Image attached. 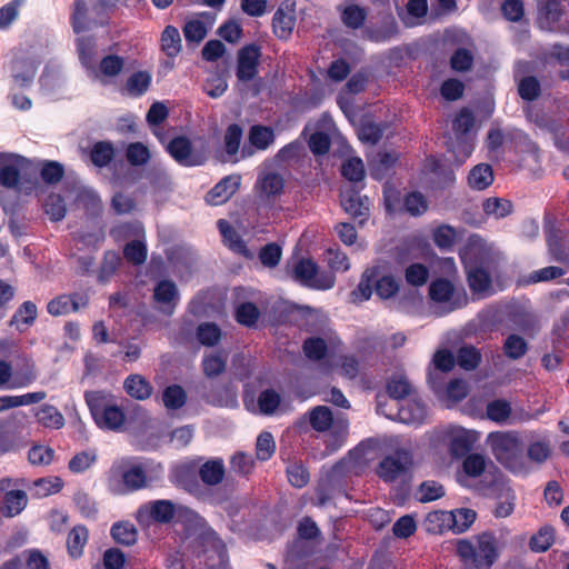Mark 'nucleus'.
<instances>
[{"instance_id": "c03bdc74", "label": "nucleus", "mask_w": 569, "mask_h": 569, "mask_svg": "<svg viewBox=\"0 0 569 569\" xmlns=\"http://www.w3.org/2000/svg\"><path fill=\"white\" fill-rule=\"evenodd\" d=\"M161 400L167 410H178L186 405L187 393L182 387L171 385L162 391Z\"/></svg>"}, {"instance_id": "09e8293b", "label": "nucleus", "mask_w": 569, "mask_h": 569, "mask_svg": "<svg viewBox=\"0 0 569 569\" xmlns=\"http://www.w3.org/2000/svg\"><path fill=\"white\" fill-rule=\"evenodd\" d=\"M451 530L456 533L465 532L476 520V512L472 509L460 508L449 511Z\"/></svg>"}, {"instance_id": "423d86ee", "label": "nucleus", "mask_w": 569, "mask_h": 569, "mask_svg": "<svg viewBox=\"0 0 569 569\" xmlns=\"http://www.w3.org/2000/svg\"><path fill=\"white\" fill-rule=\"evenodd\" d=\"M429 297L438 315H447L463 307L467 303V295L462 289H458L451 279L438 278L430 282Z\"/></svg>"}, {"instance_id": "79ce46f5", "label": "nucleus", "mask_w": 569, "mask_h": 569, "mask_svg": "<svg viewBox=\"0 0 569 569\" xmlns=\"http://www.w3.org/2000/svg\"><path fill=\"white\" fill-rule=\"evenodd\" d=\"M389 400L401 401L411 395L412 387L403 373L393 375L387 385Z\"/></svg>"}, {"instance_id": "37998d69", "label": "nucleus", "mask_w": 569, "mask_h": 569, "mask_svg": "<svg viewBox=\"0 0 569 569\" xmlns=\"http://www.w3.org/2000/svg\"><path fill=\"white\" fill-rule=\"evenodd\" d=\"M308 132H310L308 144L311 152L316 156L327 153L330 148L329 134L321 130H313L311 124L306 126L303 134L306 136Z\"/></svg>"}, {"instance_id": "9b49d317", "label": "nucleus", "mask_w": 569, "mask_h": 569, "mask_svg": "<svg viewBox=\"0 0 569 569\" xmlns=\"http://www.w3.org/2000/svg\"><path fill=\"white\" fill-rule=\"evenodd\" d=\"M295 280L316 290H328L335 286L336 277L328 271L319 270L317 263L310 259L299 260L292 270Z\"/></svg>"}, {"instance_id": "052dcab7", "label": "nucleus", "mask_w": 569, "mask_h": 569, "mask_svg": "<svg viewBox=\"0 0 569 569\" xmlns=\"http://www.w3.org/2000/svg\"><path fill=\"white\" fill-rule=\"evenodd\" d=\"M97 461L94 450H84L76 453L69 461L68 468L73 473H82L87 471Z\"/></svg>"}, {"instance_id": "2eb2a0df", "label": "nucleus", "mask_w": 569, "mask_h": 569, "mask_svg": "<svg viewBox=\"0 0 569 569\" xmlns=\"http://www.w3.org/2000/svg\"><path fill=\"white\" fill-rule=\"evenodd\" d=\"M495 252L493 246L478 234H472L460 250L463 266H487Z\"/></svg>"}, {"instance_id": "774afa93", "label": "nucleus", "mask_w": 569, "mask_h": 569, "mask_svg": "<svg viewBox=\"0 0 569 569\" xmlns=\"http://www.w3.org/2000/svg\"><path fill=\"white\" fill-rule=\"evenodd\" d=\"M366 17H367L366 10L356 4L347 6L341 13L342 22L348 28H352V29L360 28L363 24Z\"/></svg>"}, {"instance_id": "473e14b6", "label": "nucleus", "mask_w": 569, "mask_h": 569, "mask_svg": "<svg viewBox=\"0 0 569 569\" xmlns=\"http://www.w3.org/2000/svg\"><path fill=\"white\" fill-rule=\"evenodd\" d=\"M378 264L380 266V276L373 280L376 293L381 299H389L397 293L399 286L396 279L387 273V264L385 262Z\"/></svg>"}, {"instance_id": "b1692460", "label": "nucleus", "mask_w": 569, "mask_h": 569, "mask_svg": "<svg viewBox=\"0 0 569 569\" xmlns=\"http://www.w3.org/2000/svg\"><path fill=\"white\" fill-rule=\"evenodd\" d=\"M88 302V299L86 296L82 295H73V296H67L62 295L59 296L56 299H52L48 306V312L52 316H61L69 313L71 311H77L81 307H84Z\"/></svg>"}, {"instance_id": "4468645a", "label": "nucleus", "mask_w": 569, "mask_h": 569, "mask_svg": "<svg viewBox=\"0 0 569 569\" xmlns=\"http://www.w3.org/2000/svg\"><path fill=\"white\" fill-rule=\"evenodd\" d=\"M309 421L311 427L323 432L332 430L339 442L342 441L347 433L348 422L341 417L333 418L331 410L326 406H318L309 412Z\"/></svg>"}, {"instance_id": "a18cd8bd", "label": "nucleus", "mask_w": 569, "mask_h": 569, "mask_svg": "<svg viewBox=\"0 0 569 569\" xmlns=\"http://www.w3.org/2000/svg\"><path fill=\"white\" fill-rule=\"evenodd\" d=\"M274 141V132L270 127L256 124L250 128L249 142L259 150H266Z\"/></svg>"}, {"instance_id": "864d4df0", "label": "nucleus", "mask_w": 569, "mask_h": 569, "mask_svg": "<svg viewBox=\"0 0 569 569\" xmlns=\"http://www.w3.org/2000/svg\"><path fill=\"white\" fill-rule=\"evenodd\" d=\"M488 217L502 219L512 212V203L503 198H488L482 204Z\"/></svg>"}, {"instance_id": "72a5a7b5", "label": "nucleus", "mask_w": 569, "mask_h": 569, "mask_svg": "<svg viewBox=\"0 0 569 569\" xmlns=\"http://www.w3.org/2000/svg\"><path fill=\"white\" fill-rule=\"evenodd\" d=\"M28 497L23 490L7 491L3 498L1 512L6 517L19 515L27 506Z\"/></svg>"}, {"instance_id": "8fccbe9b", "label": "nucleus", "mask_w": 569, "mask_h": 569, "mask_svg": "<svg viewBox=\"0 0 569 569\" xmlns=\"http://www.w3.org/2000/svg\"><path fill=\"white\" fill-rule=\"evenodd\" d=\"M425 528L431 533H441L451 530L449 511L437 510L429 512L425 519Z\"/></svg>"}, {"instance_id": "c9c22d12", "label": "nucleus", "mask_w": 569, "mask_h": 569, "mask_svg": "<svg viewBox=\"0 0 569 569\" xmlns=\"http://www.w3.org/2000/svg\"><path fill=\"white\" fill-rule=\"evenodd\" d=\"M26 0H10L0 7V31H8L19 19Z\"/></svg>"}, {"instance_id": "dca6fc26", "label": "nucleus", "mask_w": 569, "mask_h": 569, "mask_svg": "<svg viewBox=\"0 0 569 569\" xmlns=\"http://www.w3.org/2000/svg\"><path fill=\"white\" fill-rule=\"evenodd\" d=\"M27 163L28 160L20 154L0 152V184L10 189L17 188Z\"/></svg>"}, {"instance_id": "de8ad7c7", "label": "nucleus", "mask_w": 569, "mask_h": 569, "mask_svg": "<svg viewBox=\"0 0 569 569\" xmlns=\"http://www.w3.org/2000/svg\"><path fill=\"white\" fill-rule=\"evenodd\" d=\"M257 187L267 198L279 194L283 189V179L280 174L268 172L258 179Z\"/></svg>"}, {"instance_id": "0eeeda50", "label": "nucleus", "mask_w": 569, "mask_h": 569, "mask_svg": "<svg viewBox=\"0 0 569 569\" xmlns=\"http://www.w3.org/2000/svg\"><path fill=\"white\" fill-rule=\"evenodd\" d=\"M473 127L475 117L472 112L469 109L460 110L452 123L456 141L450 146L458 164L463 163L473 152L475 137L470 133Z\"/></svg>"}, {"instance_id": "f257e3e1", "label": "nucleus", "mask_w": 569, "mask_h": 569, "mask_svg": "<svg viewBox=\"0 0 569 569\" xmlns=\"http://www.w3.org/2000/svg\"><path fill=\"white\" fill-rule=\"evenodd\" d=\"M495 458L509 471L517 476L531 472L530 463L525 456L520 436L516 431H495L487 437Z\"/></svg>"}, {"instance_id": "2f4dec72", "label": "nucleus", "mask_w": 569, "mask_h": 569, "mask_svg": "<svg viewBox=\"0 0 569 569\" xmlns=\"http://www.w3.org/2000/svg\"><path fill=\"white\" fill-rule=\"evenodd\" d=\"M123 388L130 397L137 400H146L152 395L150 382L140 375L129 376L124 380Z\"/></svg>"}, {"instance_id": "a211bd4d", "label": "nucleus", "mask_w": 569, "mask_h": 569, "mask_svg": "<svg viewBox=\"0 0 569 569\" xmlns=\"http://www.w3.org/2000/svg\"><path fill=\"white\" fill-rule=\"evenodd\" d=\"M167 150L170 156L182 166H200L206 160L204 153L194 151L190 141L183 137L171 140L167 146Z\"/></svg>"}, {"instance_id": "7c9ffc66", "label": "nucleus", "mask_w": 569, "mask_h": 569, "mask_svg": "<svg viewBox=\"0 0 569 569\" xmlns=\"http://www.w3.org/2000/svg\"><path fill=\"white\" fill-rule=\"evenodd\" d=\"M152 81V74L146 70H139L130 74L124 84V91L130 97L144 94Z\"/></svg>"}, {"instance_id": "f8f14e48", "label": "nucleus", "mask_w": 569, "mask_h": 569, "mask_svg": "<svg viewBox=\"0 0 569 569\" xmlns=\"http://www.w3.org/2000/svg\"><path fill=\"white\" fill-rule=\"evenodd\" d=\"M147 483V473L141 463L132 465L123 471L112 470L108 488L116 495H123L141 489Z\"/></svg>"}, {"instance_id": "7ed1b4c3", "label": "nucleus", "mask_w": 569, "mask_h": 569, "mask_svg": "<svg viewBox=\"0 0 569 569\" xmlns=\"http://www.w3.org/2000/svg\"><path fill=\"white\" fill-rule=\"evenodd\" d=\"M86 402L96 423L102 429L118 430L123 421L122 410L113 403L112 396L104 391H87Z\"/></svg>"}, {"instance_id": "f3484780", "label": "nucleus", "mask_w": 569, "mask_h": 569, "mask_svg": "<svg viewBox=\"0 0 569 569\" xmlns=\"http://www.w3.org/2000/svg\"><path fill=\"white\" fill-rule=\"evenodd\" d=\"M260 56V48L256 44H247L239 50L236 72L238 80L247 82L257 76Z\"/></svg>"}, {"instance_id": "cd10ccee", "label": "nucleus", "mask_w": 569, "mask_h": 569, "mask_svg": "<svg viewBox=\"0 0 569 569\" xmlns=\"http://www.w3.org/2000/svg\"><path fill=\"white\" fill-rule=\"evenodd\" d=\"M561 14V6L557 0L540 2L538 23L543 30H553L556 23L560 20Z\"/></svg>"}, {"instance_id": "6e6d98bb", "label": "nucleus", "mask_w": 569, "mask_h": 569, "mask_svg": "<svg viewBox=\"0 0 569 569\" xmlns=\"http://www.w3.org/2000/svg\"><path fill=\"white\" fill-rule=\"evenodd\" d=\"M111 537L118 543L132 546L137 541L138 532L132 523L123 521L114 523L111 527Z\"/></svg>"}, {"instance_id": "c85d7f7f", "label": "nucleus", "mask_w": 569, "mask_h": 569, "mask_svg": "<svg viewBox=\"0 0 569 569\" xmlns=\"http://www.w3.org/2000/svg\"><path fill=\"white\" fill-rule=\"evenodd\" d=\"M38 316L37 306L32 301H24L13 313L10 326L23 332L33 325Z\"/></svg>"}, {"instance_id": "20e7f679", "label": "nucleus", "mask_w": 569, "mask_h": 569, "mask_svg": "<svg viewBox=\"0 0 569 569\" xmlns=\"http://www.w3.org/2000/svg\"><path fill=\"white\" fill-rule=\"evenodd\" d=\"M377 412L388 419L397 420L406 425H420L427 417V408L417 398L402 399L401 401L378 399Z\"/></svg>"}, {"instance_id": "1a4fd4ad", "label": "nucleus", "mask_w": 569, "mask_h": 569, "mask_svg": "<svg viewBox=\"0 0 569 569\" xmlns=\"http://www.w3.org/2000/svg\"><path fill=\"white\" fill-rule=\"evenodd\" d=\"M39 66L40 60L34 54L16 51L6 68L16 87L29 88L34 81Z\"/></svg>"}, {"instance_id": "680f3d73", "label": "nucleus", "mask_w": 569, "mask_h": 569, "mask_svg": "<svg viewBox=\"0 0 569 569\" xmlns=\"http://www.w3.org/2000/svg\"><path fill=\"white\" fill-rule=\"evenodd\" d=\"M397 160L398 156L395 152L378 153L372 162L371 176L378 180L382 179Z\"/></svg>"}, {"instance_id": "69168bd1", "label": "nucleus", "mask_w": 569, "mask_h": 569, "mask_svg": "<svg viewBox=\"0 0 569 569\" xmlns=\"http://www.w3.org/2000/svg\"><path fill=\"white\" fill-rule=\"evenodd\" d=\"M123 256L133 264H142L147 259V247L144 241L136 239L128 242L123 249Z\"/></svg>"}, {"instance_id": "ddd939ff", "label": "nucleus", "mask_w": 569, "mask_h": 569, "mask_svg": "<svg viewBox=\"0 0 569 569\" xmlns=\"http://www.w3.org/2000/svg\"><path fill=\"white\" fill-rule=\"evenodd\" d=\"M436 439L448 445L453 457L465 456L472 447L477 437L473 431L459 426H448L435 431Z\"/></svg>"}, {"instance_id": "5701e85b", "label": "nucleus", "mask_w": 569, "mask_h": 569, "mask_svg": "<svg viewBox=\"0 0 569 569\" xmlns=\"http://www.w3.org/2000/svg\"><path fill=\"white\" fill-rule=\"evenodd\" d=\"M432 365L433 369L429 371L428 381L435 391H439L441 383L437 371L440 373L450 371L455 366V357L449 350L440 349L435 353Z\"/></svg>"}, {"instance_id": "4d7b16f0", "label": "nucleus", "mask_w": 569, "mask_h": 569, "mask_svg": "<svg viewBox=\"0 0 569 569\" xmlns=\"http://www.w3.org/2000/svg\"><path fill=\"white\" fill-rule=\"evenodd\" d=\"M327 363L328 368H326V371L335 366H340L341 373L350 379L355 378L359 371V362L352 356H340L337 358L329 355Z\"/></svg>"}, {"instance_id": "0e129e2a", "label": "nucleus", "mask_w": 569, "mask_h": 569, "mask_svg": "<svg viewBox=\"0 0 569 569\" xmlns=\"http://www.w3.org/2000/svg\"><path fill=\"white\" fill-rule=\"evenodd\" d=\"M457 230L448 224L439 226L433 231V241L436 246L443 250L451 249L457 240Z\"/></svg>"}, {"instance_id": "a19ab883", "label": "nucleus", "mask_w": 569, "mask_h": 569, "mask_svg": "<svg viewBox=\"0 0 569 569\" xmlns=\"http://www.w3.org/2000/svg\"><path fill=\"white\" fill-rule=\"evenodd\" d=\"M89 532L84 526H76L68 535L67 547L71 557L78 558L82 555L88 542Z\"/></svg>"}, {"instance_id": "9d476101", "label": "nucleus", "mask_w": 569, "mask_h": 569, "mask_svg": "<svg viewBox=\"0 0 569 569\" xmlns=\"http://www.w3.org/2000/svg\"><path fill=\"white\" fill-rule=\"evenodd\" d=\"M413 467V457L409 450L399 449L386 456L377 467L378 477L385 482L405 479Z\"/></svg>"}, {"instance_id": "f03ea898", "label": "nucleus", "mask_w": 569, "mask_h": 569, "mask_svg": "<svg viewBox=\"0 0 569 569\" xmlns=\"http://www.w3.org/2000/svg\"><path fill=\"white\" fill-rule=\"evenodd\" d=\"M457 553L469 569H490L498 558L497 543L493 536L483 533L476 545L468 540H459Z\"/></svg>"}, {"instance_id": "f704fd0d", "label": "nucleus", "mask_w": 569, "mask_h": 569, "mask_svg": "<svg viewBox=\"0 0 569 569\" xmlns=\"http://www.w3.org/2000/svg\"><path fill=\"white\" fill-rule=\"evenodd\" d=\"M160 43L166 56L177 57L182 48L179 30L173 26H167L161 33Z\"/></svg>"}, {"instance_id": "6ab92c4d", "label": "nucleus", "mask_w": 569, "mask_h": 569, "mask_svg": "<svg viewBox=\"0 0 569 569\" xmlns=\"http://www.w3.org/2000/svg\"><path fill=\"white\" fill-rule=\"evenodd\" d=\"M153 299L158 310L171 315L179 302L177 286L169 280L160 281L153 289Z\"/></svg>"}, {"instance_id": "393cba45", "label": "nucleus", "mask_w": 569, "mask_h": 569, "mask_svg": "<svg viewBox=\"0 0 569 569\" xmlns=\"http://www.w3.org/2000/svg\"><path fill=\"white\" fill-rule=\"evenodd\" d=\"M341 206L353 217H366L369 213L370 201L368 197H361L356 191H346L341 193Z\"/></svg>"}, {"instance_id": "ea45409f", "label": "nucleus", "mask_w": 569, "mask_h": 569, "mask_svg": "<svg viewBox=\"0 0 569 569\" xmlns=\"http://www.w3.org/2000/svg\"><path fill=\"white\" fill-rule=\"evenodd\" d=\"M228 355L226 352H211L202 359V370L206 377L214 378L221 375L227 366Z\"/></svg>"}, {"instance_id": "a878e982", "label": "nucleus", "mask_w": 569, "mask_h": 569, "mask_svg": "<svg viewBox=\"0 0 569 569\" xmlns=\"http://www.w3.org/2000/svg\"><path fill=\"white\" fill-rule=\"evenodd\" d=\"M380 276V266L375 264L367 268L361 276L360 282L357 288L352 291V300L355 302H362L368 300L372 295L373 280Z\"/></svg>"}, {"instance_id": "58836bf2", "label": "nucleus", "mask_w": 569, "mask_h": 569, "mask_svg": "<svg viewBox=\"0 0 569 569\" xmlns=\"http://www.w3.org/2000/svg\"><path fill=\"white\" fill-rule=\"evenodd\" d=\"M199 476L201 480L209 486L220 483L224 476V466L222 460L214 459L204 462L199 470Z\"/></svg>"}, {"instance_id": "412c9836", "label": "nucleus", "mask_w": 569, "mask_h": 569, "mask_svg": "<svg viewBox=\"0 0 569 569\" xmlns=\"http://www.w3.org/2000/svg\"><path fill=\"white\" fill-rule=\"evenodd\" d=\"M241 177L231 174L219 181L206 196V201L212 206H220L228 201L238 190Z\"/></svg>"}, {"instance_id": "aec40b11", "label": "nucleus", "mask_w": 569, "mask_h": 569, "mask_svg": "<svg viewBox=\"0 0 569 569\" xmlns=\"http://www.w3.org/2000/svg\"><path fill=\"white\" fill-rule=\"evenodd\" d=\"M281 402L280 395L273 389L263 390L259 397L257 402L249 396L244 395L243 403L247 410L253 413H261L264 416H271L279 408Z\"/></svg>"}, {"instance_id": "bf43d9fd", "label": "nucleus", "mask_w": 569, "mask_h": 569, "mask_svg": "<svg viewBox=\"0 0 569 569\" xmlns=\"http://www.w3.org/2000/svg\"><path fill=\"white\" fill-rule=\"evenodd\" d=\"M428 209V201L425 196L418 191L408 193L402 202L401 210L417 217L423 214Z\"/></svg>"}, {"instance_id": "39448f33", "label": "nucleus", "mask_w": 569, "mask_h": 569, "mask_svg": "<svg viewBox=\"0 0 569 569\" xmlns=\"http://www.w3.org/2000/svg\"><path fill=\"white\" fill-rule=\"evenodd\" d=\"M11 342L0 340V389L14 390L30 386L37 379V372L32 363L19 370H13L10 362L6 358L10 355Z\"/></svg>"}, {"instance_id": "bb28decb", "label": "nucleus", "mask_w": 569, "mask_h": 569, "mask_svg": "<svg viewBox=\"0 0 569 569\" xmlns=\"http://www.w3.org/2000/svg\"><path fill=\"white\" fill-rule=\"evenodd\" d=\"M428 12L427 0H409L399 17L407 27L421 24Z\"/></svg>"}, {"instance_id": "49530a36", "label": "nucleus", "mask_w": 569, "mask_h": 569, "mask_svg": "<svg viewBox=\"0 0 569 569\" xmlns=\"http://www.w3.org/2000/svg\"><path fill=\"white\" fill-rule=\"evenodd\" d=\"M551 453V448L548 441L546 440H536L532 441L527 449L526 458L530 463L531 471L533 470V465L540 466L545 461L548 460Z\"/></svg>"}, {"instance_id": "4c0bfd02", "label": "nucleus", "mask_w": 569, "mask_h": 569, "mask_svg": "<svg viewBox=\"0 0 569 569\" xmlns=\"http://www.w3.org/2000/svg\"><path fill=\"white\" fill-rule=\"evenodd\" d=\"M468 181L471 188L485 190L493 182V171L487 163L477 164L469 173Z\"/></svg>"}, {"instance_id": "e433bc0d", "label": "nucleus", "mask_w": 569, "mask_h": 569, "mask_svg": "<svg viewBox=\"0 0 569 569\" xmlns=\"http://www.w3.org/2000/svg\"><path fill=\"white\" fill-rule=\"evenodd\" d=\"M77 48L79 53V59L82 66L89 70L90 72L97 74V70L94 67L96 62V42L92 38L81 37L77 41Z\"/></svg>"}, {"instance_id": "603ef678", "label": "nucleus", "mask_w": 569, "mask_h": 569, "mask_svg": "<svg viewBox=\"0 0 569 569\" xmlns=\"http://www.w3.org/2000/svg\"><path fill=\"white\" fill-rule=\"evenodd\" d=\"M398 28L393 17L388 16L383 19L381 27L367 29L370 40L376 42H385L397 34Z\"/></svg>"}, {"instance_id": "13d9d810", "label": "nucleus", "mask_w": 569, "mask_h": 569, "mask_svg": "<svg viewBox=\"0 0 569 569\" xmlns=\"http://www.w3.org/2000/svg\"><path fill=\"white\" fill-rule=\"evenodd\" d=\"M211 26L212 21H210L209 24L199 19H191L187 21L183 27V34L187 42H201L206 38Z\"/></svg>"}, {"instance_id": "5fc2aeb1", "label": "nucleus", "mask_w": 569, "mask_h": 569, "mask_svg": "<svg viewBox=\"0 0 569 569\" xmlns=\"http://www.w3.org/2000/svg\"><path fill=\"white\" fill-rule=\"evenodd\" d=\"M486 415L491 421L503 425L510 418L511 406L503 399L492 400L487 405Z\"/></svg>"}, {"instance_id": "338daca9", "label": "nucleus", "mask_w": 569, "mask_h": 569, "mask_svg": "<svg viewBox=\"0 0 569 569\" xmlns=\"http://www.w3.org/2000/svg\"><path fill=\"white\" fill-rule=\"evenodd\" d=\"M114 150L110 142H97L91 149V161L97 167L107 166L113 158Z\"/></svg>"}, {"instance_id": "6e6552de", "label": "nucleus", "mask_w": 569, "mask_h": 569, "mask_svg": "<svg viewBox=\"0 0 569 569\" xmlns=\"http://www.w3.org/2000/svg\"><path fill=\"white\" fill-rule=\"evenodd\" d=\"M191 513V511L170 500H153L140 506L136 512V520L141 526H149L152 521L169 523L178 516Z\"/></svg>"}, {"instance_id": "3c124183", "label": "nucleus", "mask_w": 569, "mask_h": 569, "mask_svg": "<svg viewBox=\"0 0 569 569\" xmlns=\"http://www.w3.org/2000/svg\"><path fill=\"white\" fill-rule=\"evenodd\" d=\"M296 19L292 12L278 9L273 16V31L277 37L287 38L295 28Z\"/></svg>"}, {"instance_id": "4be33fe9", "label": "nucleus", "mask_w": 569, "mask_h": 569, "mask_svg": "<svg viewBox=\"0 0 569 569\" xmlns=\"http://www.w3.org/2000/svg\"><path fill=\"white\" fill-rule=\"evenodd\" d=\"M470 290L480 296L491 293V278L486 266H465Z\"/></svg>"}, {"instance_id": "c756f323", "label": "nucleus", "mask_w": 569, "mask_h": 569, "mask_svg": "<svg viewBox=\"0 0 569 569\" xmlns=\"http://www.w3.org/2000/svg\"><path fill=\"white\" fill-rule=\"evenodd\" d=\"M37 422L49 429H61L64 426L62 413L52 405H42L34 410Z\"/></svg>"}, {"instance_id": "e2e57ef3", "label": "nucleus", "mask_w": 569, "mask_h": 569, "mask_svg": "<svg viewBox=\"0 0 569 569\" xmlns=\"http://www.w3.org/2000/svg\"><path fill=\"white\" fill-rule=\"evenodd\" d=\"M325 261L330 268L333 276L335 272H346L350 269V262L345 252L339 249H328L325 253Z\"/></svg>"}]
</instances>
